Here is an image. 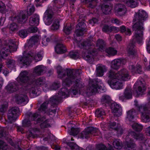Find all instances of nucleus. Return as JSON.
<instances>
[{"label":"nucleus","mask_w":150,"mask_h":150,"mask_svg":"<svg viewBox=\"0 0 150 150\" xmlns=\"http://www.w3.org/2000/svg\"><path fill=\"white\" fill-rule=\"evenodd\" d=\"M61 99V97L54 96L50 98L49 102L50 103L51 107L54 108L57 106V105L59 103Z\"/></svg>","instance_id":"5701e85b"},{"label":"nucleus","mask_w":150,"mask_h":150,"mask_svg":"<svg viewBox=\"0 0 150 150\" xmlns=\"http://www.w3.org/2000/svg\"><path fill=\"white\" fill-rule=\"evenodd\" d=\"M132 137L136 140H145L144 136L141 133L137 134L134 131H128L126 137V140L123 147L126 150H136L137 145L134 141L131 138Z\"/></svg>","instance_id":"7ed1b4c3"},{"label":"nucleus","mask_w":150,"mask_h":150,"mask_svg":"<svg viewBox=\"0 0 150 150\" xmlns=\"http://www.w3.org/2000/svg\"><path fill=\"white\" fill-rule=\"evenodd\" d=\"M20 81L22 83H29L32 81V80L28 76V72L26 71H22L18 78Z\"/></svg>","instance_id":"2eb2a0df"},{"label":"nucleus","mask_w":150,"mask_h":150,"mask_svg":"<svg viewBox=\"0 0 150 150\" xmlns=\"http://www.w3.org/2000/svg\"><path fill=\"white\" fill-rule=\"evenodd\" d=\"M19 115V109L16 107H13L9 109L7 114L8 120L11 122L15 121Z\"/></svg>","instance_id":"1a4fd4ad"},{"label":"nucleus","mask_w":150,"mask_h":150,"mask_svg":"<svg viewBox=\"0 0 150 150\" xmlns=\"http://www.w3.org/2000/svg\"><path fill=\"white\" fill-rule=\"evenodd\" d=\"M117 79H109L108 81V83L110 87L112 88L116 89H120L122 88L123 84L122 83L117 81Z\"/></svg>","instance_id":"dca6fc26"},{"label":"nucleus","mask_w":150,"mask_h":150,"mask_svg":"<svg viewBox=\"0 0 150 150\" xmlns=\"http://www.w3.org/2000/svg\"><path fill=\"white\" fill-rule=\"evenodd\" d=\"M34 55V53L31 51L28 52L26 51H24L23 56L18 59V61L23 66L29 65L30 63L31 58Z\"/></svg>","instance_id":"0eeeda50"},{"label":"nucleus","mask_w":150,"mask_h":150,"mask_svg":"<svg viewBox=\"0 0 150 150\" xmlns=\"http://www.w3.org/2000/svg\"><path fill=\"white\" fill-rule=\"evenodd\" d=\"M112 148V146H110L109 148H108L104 144H99L96 145L94 150H111Z\"/></svg>","instance_id":"4c0bfd02"},{"label":"nucleus","mask_w":150,"mask_h":150,"mask_svg":"<svg viewBox=\"0 0 150 150\" xmlns=\"http://www.w3.org/2000/svg\"><path fill=\"white\" fill-rule=\"evenodd\" d=\"M93 41L90 39L89 41H86L82 42L79 45L80 47L81 48H83L86 50L89 49L92 45L91 41Z\"/></svg>","instance_id":"bb28decb"},{"label":"nucleus","mask_w":150,"mask_h":150,"mask_svg":"<svg viewBox=\"0 0 150 150\" xmlns=\"http://www.w3.org/2000/svg\"><path fill=\"white\" fill-rule=\"evenodd\" d=\"M30 94H32L33 96H37V90H36V89H37V86L31 83V84H30Z\"/></svg>","instance_id":"37998d69"},{"label":"nucleus","mask_w":150,"mask_h":150,"mask_svg":"<svg viewBox=\"0 0 150 150\" xmlns=\"http://www.w3.org/2000/svg\"><path fill=\"white\" fill-rule=\"evenodd\" d=\"M72 29L71 24L68 23L66 24L64 27L63 31L67 35H69L71 33Z\"/></svg>","instance_id":"58836bf2"},{"label":"nucleus","mask_w":150,"mask_h":150,"mask_svg":"<svg viewBox=\"0 0 150 150\" xmlns=\"http://www.w3.org/2000/svg\"><path fill=\"white\" fill-rule=\"evenodd\" d=\"M23 126L25 127H29L31 126V123L29 120L27 119H25L23 121Z\"/></svg>","instance_id":"052dcab7"},{"label":"nucleus","mask_w":150,"mask_h":150,"mask_svg":"<svg viewBox=\"0 0 150 150\" xmlns=\"http://www.w3.org/2000/svg\"><path fill=\"white\" fill-rule=\"evenodd\" d=\"M82 73L80 69L67 70V77L62 80V85L64 86L70 87L74 84V88L72 90V93L76 95L78 93V89L81 88L80 84V74Z\"/></svg>","instance_id":"f257e3e1"},{"label":"nucleus","mask_w":150,"mask_h":150,"mask_svg":"<svg viewBox=\"0 0 150 150\" xmlns=\"http://www.w3.org/2000/svg\"><path fill=\"white\" fill-rule=\"evenodd\" d=\"M102 10L105 14H109L111 10V8L107 5H103L101 7Z\"/></svg>","instance_id":"a19ab883"},{"label":"nucleus","mask_w":150,"mask_h":150,"mask_svg":"<svg viewBox=\"0 0 150 150\" xmlns=\"http://www.w3.org/2000/svg\"><path fill=\"white\" fill-rule=\"evenodd\" d=\"M82 56L84 59L89 62H92L93 60L91 54L89 53L87 51L86 52H83L82 54Z\"/></svg>","instance_id":"f704fd0d"},{"label":"nucleus","mask_w":150,"mask_h":150,"mask_svg":"<svg viewBox=\"0 0 150 150\" xmlns=\"http://www.w3.org/2000/svg\"><path fill=\"white\" fill-rule=\"evenodd\" d=\"M115 12L119 16H121L125 14L127 9L125 6L122 4H118L115 7Z\"/></svg>","instance_id":"4468645a"},{"label":"nucleus","mask_w":150,"mask_h":150,"mask_svg":"<svg viewBox=\"0 0 150 150\" xmlns=\"http://www.w3.org/2000/svg\"><path fill=\"white\" fill-rule=\"evenodd\" d=\"M45 83V79L44 77H39L32 82V83L36 86H41Z\"/></svg>","instance_id":"393cba45"},{"label":"nucleus","mask_w":150,"mask_h":150,"mask_svg":"<svg viewBox=\"0 0 150 150\" xmlns=\"http://www.w3.org/2000/svg\"><path fill=\"white\" fill-rule=\"evenodd\" d=\"M78 21L79 22L76 25L75 33L77 36H79L83 35V32L86 29V27L83 19L81 20L79 19Z\"/></svg>","instance_id":"9b49d317"},{"label":"nucleus","mask_w":150,"mask_h":150,"mask_svg":"<svg viewBox=\"0 0 150 150\" xmlns=\"http://www.w3.org/2000/svg\"><path fill=\"white\" fill-rule=\"evenodd\" d=\"M103 32L107 33H111V26L107 25H105L102 28Z\"/></svg>","instance_id":"e2e57ef3"},{"label":"nucleus","mask_w":150,"mask_h":150,"mask_svg":"<svg viewBox=\"0 0 150 150\" xmlns=\"http://www.w3.org/2000/svg\"><path fill=\"white\" fill-rule=\"evenodd\" d=\"M96 116L97 117H101L103 118L105 116V113L104 110L102 109H97L95 112Z\"/></svg>","instance_id":"79ce46f5"},{"label":"nucleus","mask_w":150,"mask_h":150,"mask_svg":"<svg viewBox=\"0 0 150 150\" xmlns=\"http://www.w3.org/2000/svg\"><path fill=\"white\" fill-rule=\"evenodd\" d=\"M39 36L38 35L32 37L29 40L28 42V47L29 48L32 47L35 43L39 40Z\"/></svg>","instance_id":"b1692460"},{"label":"nucleus","mask_w":150,"mask_h":150,"mask_svg":"<svg viewBox=\"0 0 150 150\" xmlns=\"http://www.w3.org/2000/svg\"><path fill=\"white\" fill-rule=\"evenodd\" d=\"M79 130L78 128H74L72 127L71 129V131L70 132V134L75 136L77 135L79 132Z\"/></svg>","instance_id":"bf43d9fd"},{"label":"nucleus","mask_w":150,"mask_h":150,"mask_svg":"<svg viewBox=\"0 0 150 150\" xmlns=\"http://www.w3.org/2000/svg\"><path fill=\"white\" fill-rule=\"evenodd\" d=\"M96 45L99 50L101 51H104L105 44L104 41L102 39H98L97 41Z\"/></svg>","instance_id":"7c9ffc66"},{"label":"nucleus","mask_w":150,"mask_h":150,"mask_svg":"<svg viewBox=\"0 0 150 150\" xmlns=\"http://www.w3.org/2000/svg\"><path fill=\"white\" fill-rule=\"evenodd\" d=\"M97 0H85V2L86 3H89L88 5V7L93 8L96 6L95 3Z\"/></svg>","instance_id":"603ef678"},{"label":"nucleus","mask_w":150,"mask_h":150,"mask_svg":"<svg viewBox=\"0 0 150 150\" xmlns=\"http://www.w3.org/2000/svg\"><path fill=\"white\" fill-rule=\"evenodd\" d=\"M60 83L59 82H54L53 83L50 87L52 90H56L60 87Z\"/></svg>","instance_id":"774afa93"},{"label":"nucleus","mask_w":150,"mask_h":150,"mask_svg":"<svg viewBox=\"0 0 150 150\" xmlns=\"http://www.w3.org/2000/svg\"><path fill=\"white\" fill-rule=\"evenodd\" d=\"M106 71V69L105 66H98L96 68V75L98 76H102L103 75L104 72Z\"/></svg>","instance_id":"c756f323"},{"label":"nucleus","mask_w":150,"mask_h":150,"mask_svg":"<svg viewBox=\"0 0 150 150\" xmlns=\"http://www.w3.org/2000/svg\"><path fill=\"white\" fill-rule=\"evenodd\" d=\"M54 13L53 11L49 9L44 13V20L45 24L47 25H50L54 18Z\"/></svg>","instance_id":"9d476101"},{"label":"nucleus","mask_w":150,"mask_h":150,"mask_svg":"<svg viewBox=\"0 0 150 150\" xmlns=\"http://www.w3.org/2000/svg\"><path fill=\"white\" fill-rule=\"evenodd\" d=\"M55 49L56 52L58 54L64 53L66 51L65 47L62 43H57Z\"/></svg>","instance_id":"a878e982"},{"label":"nucleus","mask_w":150,"mask_h":150,"mask_svg":"<svg viewBox=\"0 0 150 150\" xmlns=\"http://www.w3.org/2000/svg\"><path fill=\"white\" fill-rule=\"evenodd\" d=\"M150 98L149 103L145 105L138 107L137 109L142 114V118L143 122L145 123L150 121Z\"/></svg>","instance_id":"39448f33"},{"label":"nucleus","mask_w":150,"mask_h":150,"mask_svg":"<svg viewBox=\"0 0 150 150\" xmlns=\"http://www.w3.org/2000/svg\"><path fill=\"white\" fill-rule=\"evenodd\" d=\"M8 93H11L16 92L19 89L18 85L14 83L8 84L6 87Z\"/></svg>","instance_id":"6ab92c4d"},{"label":"nucleus","mask_w":150,"mask_h":150,"mask_svg":"<svg viewBox=\"0 0 150 150\" xmlns=\"http://www.w3.org/2000/svg\"><path fill=\"white\" fill-rule=\"evenodd\" d=\"M15 98L18 104H21L22 103H26L28 101V97L26 95L16 94L15 96Z\"/></svg>","instance_id":"412c9836"},{"label":"nucleus","mask_w":150,"mask_h":150,"mask_svg":"<svg viewBox=\"0 0 150 150\" xmlns=\"http://www.w3.org/2000/svg\"><path fill=\"white\" fill-rule=\"evenodd\" d=\"M9 47L6 46L5 45L1 49L0 51V56L2 58L7 57L10 53L9 50Z\"/></svg>","instance_id":"c85d7f7f"},{"label":"nucleus","mask_w":150,"mask_h":150,"mask_svg":"<svg viewBox=\"0 0 150 150\" xmlns=\"http://www.w3.org/2000/svg\"><path fill=\"white\" fill-rule=\"evenodd\" d=\"M99 81L98 79H94L90 80L89 83V90L92 93H96L98 89H100L101 86L98 85Z\"/></svg>","instance_id":"f8f14e48"},{"label":"nucleus","mask_w":150,"mask_h":150,"mask_svg":"<svg viewBox=\"0 0 150 150\" xmlns=\"http://www.w3.org/2000/svg\"><path fill=\"white\" fill-rule=\"evenodd\" d=\"M39 21V16L36 14H34L30 18V25L31 26H36L38 24Z\"/></svg>","instance_id":"4be33fe9"},{"label":"nucleus","mask_w":150,"mask_h":150,"mask_svg":"<svg viewBox=\"0 0 150 150\" xmlns=\"http://www.w3.org/2000/svg\"><path fill=\"white\" fill-rule=\"evenodd\" d=\"M48 120H46L40 124V127L42 129L50 127V125L48 123Z\"/></svg>","instance_id":"69168bd1"},{"label":"nucleus","mask_w":150,"mask_h":150,"mask_svg":"<svg viewBox=\"0 0 150 150\" xmlns=\"http://www.w3.org/2000/svg\"><path fill=\"white\" fill-rule=\"evenodd\" d=\"M59 21L58 19H56L54 20L51 25V29L52 30H57L59 29Z\"/></svg>","instance_id":"c9c22d12"},{"label":"nucleus","mask_w":150,"mask_h":150,"mask_svg":"<svg viewBox=\"0 0 150 150\" xmlns=\"http://www.w3.org/2000/svg\"><path fill=\"white\" fill-rule=\"evenodd\" d=\"M105 52L109 54L114 56L117 54V51L114 48L109 47L105 50Z\"/></svg>","instance_id":"a18cd8bd"},{"label":"nucleus","mask_w":150,"mask_h":150,"mask_svg":"<svg viewBox=\"0 0 150 150\" xmlns=\"http://www.w3.org/2000/svg\"><path fill=\"white\" fill-rule=\"evenodd\" d=\"M44 69V67L43 65H39L35 68L33 73L39 76L41 74Z\"/></svg>","instance_id":"72a5a7b5"},{"label":"nucleus","mask_w":150,"mask_h":150,"mask_svg":"<svg viewBox=\"0 0 150 150\" xmlns=\"http://www.w3.org/2000/svg\"><path fill=\"white\" fill-rule=\"evenodd\" d=\"M111 108L115 116L119 117L122 114V109L120 105L116 103H112L110 105Z\"/></svg>","instance_id":"f3484780"},{"label":"nucleus","mask_w":150,"mask_h":150,"mask_svg":"<svg viewBox=\"0 0 150 150\" xmlns=\"http://www.w3.org/2000/svg\"><path fill=\"white\" fill-rule=\"evenodd\" d=\"M49 103L48 101H46L42 103L40 107L38 109V110L40 112L45 111L47 108V106Z\"/></svg>","instance_id":"de8ad7c7"},{"label":"nucleus","mask_w":150,"mask_h":150,"mask_svg":"<svg viewBox=\"0 0 150 150\" xmlns=\"http://www.w3.org/2000/svg\"><path fill=\"white\" fill-rule=\"evenodd\" d=\"M8 148V145L5 142L0 140V150H6Z\"/></svg>","instance_id":"680f3d73"},{"label":"nucleus","mask_w":150,"mask_h":150,"mask_svg":"<svg viewBox=\"0 0 150 150\" xmlns=\"http://www.w3.org/2000/svg\"><path fill=\"white\" fill-rule=\"evenodd\" d=\"M99 131L98 129L93 127H89L85 129L79 135L81 138L86 139L90 138L92 135L95 136Z\"/></svg>","instance_id":"6e6552de"},{"label":"nucleus","mask_w":150,"mask_h":150,"mask_svg":"<svg viewBox=\"0 0 150 150\" xmlns=\"http://www.w3.org/2000/svg\"><path fill=\"white\" fill-rule=\"evenodd\" d=\"M136 111L133 109L128 111L127 113V118L129 121H131L134 118L135 114Z\"/></svg>","instance_id":"e433bc0d"},{"label":"nucleus","mask_w":150,"mask_h":150,"mask_svg":"<svg viewBox=\"0 0 150 150\" xmlns=\"http://www.w3.org/2000/svg\"><path fill=\"white\" fill-rule=\"evenodd\" d=\"M8 103L4 102L3 104L0 105V120L2 118L4 113L6 111L8 107Z\"/></svg>","instance_id":"cd10ccee"},{"label":"nucleus","mask_w":150,"mask_h":150,"mask_svg":"<svg viewBox=\"0 0 150 150\" xmlns=\"http://www.w3.org/2000/svg\"><path fill=\"white\" fill-rule=\"evenodd\" d=\"M111 99L110 97L107 95L103 96L101 98V102L102 104H105L106 106V104H108L111 102Z\"/></svg>","instance_id":"c03bdc74"},{"label":"nucleus","mask_w":150,"mask_h":150,"mask_svg":"<svg viewBox=\"0 0 150 150\" xmlns=\"http://www.w3.org/2000/svg\"><path fill=\"white\" fill-rule=\"evenodd\" d=\"M21 12L18 15L14 17H11V19L13 21H17L18 23L22 24L25 23L27 21L28 16L26 12Z\"/></svg>","instance_id":"ddd939ff"},{"label":"nucleus","mask_w":150,"mask_h":150,"mask_svg":"<svg viewBox=\"0 0 150 150\" xmlns=\"http://www.w3.org/2000/svg\"><path fill=\"white\" fill-rule=\"evenodd\" d=\"M7 65L8 67H13L15 64V61L12 59H8L6 61Z\"/></svg>","instance_id":"6e6d98bb"},{"label":"nucleus","mask_w":150,"mask_h":150,"mask_svg":"<svg viewBox=\"0 0 150 150\" xmlns=\"http://www.w3.org/2000/svg\"><path fill=\"white\" fill-rule=\"evenodd\" d=\"M120 31L121 32H125L126 34H130L131 31L129 29H126L125 27L124 26L122 25L120 27Z\"/></svg>","instance_id":"338daca9"},{"label":"nucleus","mask_w":150,"mask_h":150,"mask_svg":"<svg viewBox=\"0 0 150 150\" xmlns=\"http://www.w3.org/2000/svg\"><path fill=\"white\" fill-rule=\"evenodd\" d=\"M9 29L12 31L17 30L18 29V26L17 24L15 23H11L9 26Z\"/></svg>","instance_id":"13d9d810"},{"label":"nucleus","mask_w":150,"mask_h":150,"mask_svg":"<svg viewBox=\"0 0 150 150\" xmlns=\"http://www.w3.org/2000/svg\"><path fill=\"white\" fill-rule=\"evenodd\" d=\"M124 95L125 98L127 99L131 98L132 97V88L129 87H127L125 90Z\"/></svg>","instance_id":"2f4dec72"},{"label":"nucleus","mask_w":150,"mask_h":150,"mask_svg":"<svg viewBox=\"0 0 150 150\" xmlns=\"http://www.w3.org/2000/svg\"><path fill=\"white\" fill-rule=\"evenodd\" d=\"M69 90L65 88H62L58 92V95L60 96H67L69 93Z\"/></svg>","instance_id":"3c124183"},{"label":"nucleus","mask_w":150,"mask_h":150,"mask_svg":"<svg viewBox=\"0 0 150 150\" xmlns=\"http://www.w3.org/2000/svg\"><path fill=\"white\" fill-rule=\"evenodd\" d=\"M124 2L131 8H135L138 5L137 0H124Z\"/></svg>","instance_id":"473e14b6"},{"label":"nucleus","mask_w":150,"mask_h":150,"mask_svg":"<svg viewBox=\"0 0 150 150\" xmlns=\"http://www.w3.org/2000/svg\"><path fill=\"white\" fill-rule=\"evenodd\" d=\"M147 16L146 12L143 10L136 13L133 20V25L132 29L135 31V35L134 36V41L137 40L139 43L142 41L143 35V21L147 18Z\"/></svg>","instance_id":"f03ea898"},{"label":"nucleus","mask_w":150,"mask_h":150,"mask_svg":"<svg viewBox=\"0 0 150 150\" xmlns=\"http://www.w3.org/2000/svg\"><path fill=\"white\" fill-rule=\"evenodd\" d=\"M137 42L139 43L137 40L134 41V38L132 42L130 43L127 47V51L128 54L129 56H134L135 55L136 52V50L134 48V44Z\"/></svg>","instance_id":"a211bd4d"},{"label":"nucleus","mask_w":150,"mask_h":150,"mask_svg":"<svg viewBox=\"0 0 150 150\" xmlns=\"http://www.w3.org/2000/svg\"><path fill=\"white\" fill-rule=\"evenodd\" d=\"M133 129L137 132H140L142 129L143 126L137 123H134L132 125Z\"/></svg>","instance_id":"09e8293b"},{"label":"nucleus","mask_w":150,"mask_h":150,"mask_svg":"<svg viewBox=\"0 0 150 150\" xmlns=\"http://www.w3.org/2000/svg\"><path fill=\"white\" fill-rule=\"evenodd\" d=\"M28 115V119H31L32 120H35L39 116V114L38 112H35L32 114L31 112H30Z\"/></svg>","instance_id":"5fc2aeb1"},{"label":"nucleus","mask_w":150,"mask_h":150,"mask_svg":"<svg viewBox=\"0 0 150 150\" xmlns=\"http://www.w3.org/2000/svg\"><path fill=\"white\" fill-rule=\"evenodd\" d=\"M69 56L70 58L73 59H76L79 57V54L78 52H70L69 53Z\"/></svg>","instance_id":"4d7b16f0"},{"label":"nucleus","mask_w":150,"mask_h":150,"mask_svg":"<svg viewBox=\"0 0 150 150\" xmlns=\"http://www.w3.org/2000/svg\"><path fill=\"white\" fill-rule=\"evenodd\" d=\"M125 60L122 59H116L112 60L111 63V67L116 70H117L121 66L122 62Z\"/></svg>","instance_id":"aec40b11"},{"label":"nucleus","mask_w":150,"mask_h":150,"mask_svg":"<svg viewBox=\"0 0 150 150\" xmlns=\"http://www.w3.org/2000/svg\"><path fill=\"white\" fill-rule=\"evenodd\" d=\"M66 144L72 150H80L79 146L73 142H67Z\"/></svg>","instance_id":"8fccbe9b"},{"label":"nucleus","mask_w":150,"mask_h":150,"mask_svg":"<svg viewBox=\"0 0 150 150\" xmlns=\"http://www.w3.org/2000/svg\"><path fill=\"white\" fill-rule=\"evenodd\" d=\"M146 90V87L144 82H142L140 80L137 81L134 85V91L137 97L144 95Z\"/></svg>","instance_id":"423d86ee"},{"label":"nucleus","mask_w":150,"mask_h":150,"mask_svg":"<svg viewBox=\"0 0 150 150\" xmlns=\"http://www.w3.org/2000/svg\"><path fill=\"white\" fill-rule=\"evenodd\" d=\"M114 147L117 149H120L121 148L122 146V142L118 140H114L113 142Z\"/></svg>","instance_id":"864d4df0"},{"label":"nucleus","mask_w":150,"mask_h":150,"mask_svg":"<svg viewBox=\"0 0 150 150\" xmlns=\"http://www.w3.org/2000/svg\"><path fill=\"white\" fill-rule=\"evenodd\" d=\"M109 79H117L118 80L123 81H126L130 79L128 71L123 69L118 71L116 73L112 70H110L108 73Z\"/></svg>","instance_id":"20e7f679"},{"label":"nucleus","mask_w":150,"mask_h":150,"mask_svg":"<svg viewBox=\"0 0 150 150\" xmlns=\"http://www.w3.org/2000/svg\"><path fill=\"white\" fill-rule=\"evenodd\" d=\"M6 46H8L9 47V52H11L13 51H16L17 50L18 47L14 42L12 43H10L8 45H5Z\"/></svg>","instance_id":"49530a36"},{"label":"nucleus","mask_w":150,"mask_h":150,"mask_svg":"<svg viewBox=\"0 0 150 150\" xmlns=\"http://www.w3.org/2000/svg\"><path fill=\"white\" fill-rule=\"evenodd\" d=\"M33 53H34V55L32 57V58H34L36 62L40 61L42 59L43 54V52L42 51H40L38 52L37 54V56L35 54L34 52Z\"/></svg>","instance_id":"ea45409f"},{"label":"nucleus","mask_w":150,"mask_h":150,"mask_svg":"<svg viewBox=\"0 0 150 150\" xmlns=\"http://www.w3.org/2000/svg\"><path fill=\"white\" fill-rule=\"evenodd\" d=\"M6 11V6L5 4L1 1H0V12L2 13Z\"/></svg>","instance_id":"0e129e2a"}]
</instances>
